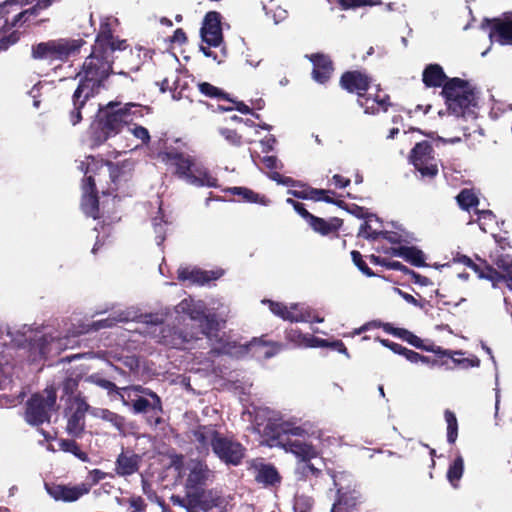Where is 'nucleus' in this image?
Returning a JSON list of instances; mask_svg holds the SVG:
<instances>
[{
    "label": "nucleus",
    "instance_id": "603ef678",
    "mask_svg": "<svg viewBox=\"0 0 512 512\" xmlns=\"http://www.w3.org/2000/svg\"><path fill=\"white\" fill-rule=\"evenodd\" d=\"M343 9L357 8L362 6H374L380 4L378 0H338Z\"/></svg>",
    "mask_w": 512,
    "mask_h": 512
},
{
    "label": "nucleus",
    "instance_id": "c9c22d12",
    "mask_svg": "<svg viewBox=\"0 0 512 512\" xmlns=\"http://www.w3.org/2000/svg\"><path fill=\"white\" fill-rule=\"evenodd\" d=\"M88 380L95 385L105 389L108 391V393L116 392L120 396V400L124 406H128L129 402L125 399L124 395L122 394L121 388L117 387L115 383L111 382L110 380L100 378L96 375H91Z\"/></svg>",
    "mask_w": 512,
    "mask_h": 512
},
{
    "label": "nucleus",
    "instance_id": "37998d69",
    "mask_svg": "<svg viewBox=\"0 0 512 512\" xmlns=\"http://www.w3.org/2000/svg\"><path fill=\"white\" fill-rule=\"evenodd\" d=\"M308 223L314 231L319 232L323 235H327L337 229L336 224L327 222L323 218H319L314 215L310 217Z\"/></svg>",
    "mask_w": 512,
    "mask_h": 512
},
{
    "label": "nucleus",
    "instance_id": "7ed1b4c3",
    "mask_svg": "<svg viewBox=\"0 0 512 512\" xmlns=\"http://www.w3.org/2000/svg\"><path fill=\"white\" fill-rule=\"evenodd\" d=\"M426 87H442L441 94L449 111L457 117L475 118L477 95L475 88L466 80L448 78L439 64H429L423 71Z\"/></svg>",
    "mask_w": 512,
    "mask_h": 512
},
{
    "label": "nucleus",
    "instance_id": "4468645a",
    "mask_svg": "<svg viewBox=\"0 0 512 512\" xmlns=\"http://www.w3.org/2000/svg\"><path fill=\"white\" fill-rule=\"evenodd\" d=\"M489 29V38L502 46L512 45V13H504L502 16L486 19Z\"/></svg>",
    "mask_w": 512,
    "mask_h": 512
},
{
    "label": "nucleus",
    "instance_id": "6ab92c4d",
    "mask_svg": "<svg viewBox=\"0 0 512 512\" xmlns=\"http://www.w3.org/2000/svg\"><path fill=\"white\" fill-rule=\"evenodd\" d=\"M131 410L134 414H147L146 421L150 426H158L162 423L163 406L162 401H159L158 408L153 406V400L138 396L129 402Z\"/></svg>",
    "mask_w": 512,
    "mask_h": 512
},
{
    "label": "nucleus",
    "instance_id": "6e6d98bb",
    "mask_svg": "<svg viewBox=\"0 0 512 512\" xmlns=\"http://www.w3.org/2000/svg\"><path fill=\"white\" fill-rule=\"evenodd\" d=\"M495 265L498 269L502 270L505 275L511 276L512 271V258L509 255H500L495 260Z\"/></svg>",
    "mask_w": 512,
    "mask_h": 512
},
{
    "label": "nucleus",
    "instance_id": "0e129e2a",
    "mask_svg": "<svg viewBox=\"0 0 512 512\" xmlns=\"http://www.w3.org/2000/svg\"><path fill=\"white\" fill-rule=\"evenodd\" d=\"M305 346L309 347H328L329 342L325 339L317 338V337H304Z\"/></svg>",
    "mask_w": 512,
    "mask_h": 512
},
{
    "label": "nucleus",
    "instance_id": "412c9836",
    "mask_svg": "<svg viewBox=\"0 0 512 512\" xmlns=\"http://www.w3.org/2000/svg\"><path fill=\"white\" fill-rule=\"evenodd\" d=\"M196 449L201 455H208L210 447L214 448V443L218 440L220 433L212 425L198 426L192 431Z\"/></svg>",
    "mask_w": 512,
    "mask_h": 512
},
{
    "label": "nucleus",
    "instance_id": "a19ab883",
    "mask_svg": "<svg viewBox=\"0 0 512 512\" xmlns=\"http://www.w3.org/2000/svg\"><path fill=\"white\" fill-rule=\"evenodd\" d=\"M59 447L62 451L72 453L75 457L80 459L82 462H88L89 457L87 453L80 450L78 444L74 440L62 439L59 442Z\"/></svg>",
    "mask_w": 512,
    "mask_h": 512
},
{
    "label": "nucleus",
    "instance_id": "cd10ccee",
    "mask_svg": "<svg viewBox=\"0 0 512 512\" xmlns=\"http://www.w3.org/2000/svg\"><path fill=\"white\" fill-rule=\"evenodd\" d=\"M222 275L221 271H204L197 268H179L178 279L181 281H190L196 284H205L211 280H216Z\"/></svg>",
    "mask_w": 512,
    "mask_h": 512
},
{
    "label": "nucleus",
    "instance_id": "72a5a7b5",
    "mask_svg": "<svg viewBox=\"0 0 512 512\" xmlns=\"http://www.w3.org/2000/svg\"><path fill=\"white\" fill-rule=\"evenodd\" d=\"M389 97L385 95L384 97L376 96L374 98L370 96L358 97V104L364 109L365 114H376L380 110L387 111L390 103L388 102Z\"/></svg>",
    "mask_w": 512,
    "mask_h": 512
},
{
    "label": "nucleus",
    "instance_id": "f257e3e1",
    "mask_svg": "<svg viewBox=\"0 0 512 512\" xmlns=\"http://www.w3.org/2000/svg\"><path fill=\"white\" fill-rule=\"evenodd\" d=\"M175 311L178 314L187 315L191 321L198 325L192 327L189 331L170 326L161 327L157 335L159 343L176 349H192L205 336L207 341L210 342L212 353H229L228 344L222 343V337L218 333L219 323L216 316L207 313V306L204 301L195 300L191 297L185 298L175 307Z\"/></svg>",
    "mask_w": 512,
    "mask_h": 512
},
{
    "label": "nucleus",
    "instance_id": "f704fd0d",
    "mask_svg": "<svg viewBox=\"0 0 512 512\" xmlns=\"http://www.w3.org/2000/svg\"><path fill=\"white\" fill-rule=\"evenodd\" d=\"M228 192H230L233 195L241 196L246 202L249 203H260L262 205H268L269 203V200L266 199L264 196H261L258 193L254 192L253 190L246 187H232L228 189Z\"/></svg>",
    "mask_w": 512,
    "mask_h": 512
},
{
    "label": "nucleus",
    "instance_id": "f03ea898",
    "mask_svg": "<svg viewBox=\"0 0 512 512\" xmlns=\"http://www.w3.org/2000/svg\"><path fill=\"white\" fill-rule=\"evenodd\" d=\"M114 52L92 47L90 55L85 59L82 70L77 74L79 83L72 95V109L69 120L72 125L82 120L81 111L86 103L98 94L103 82L112 72Z\"/></svg>",
    "mask_w": 512,
    "mask_h": 512
},
{
    "label": "nucleus",
    "instance_id": "a878e982",
    "mask_svg": "<svg viewBox=\"0 0 512 512\" xmlns=\"http://www.w3.org/2000/svg\"><path fill=\"white\" fill-rule=\"evenodd\" d=\"M141 457L133 452H121L115 461V473L121 477H128L140 468Z\"/></svg>",
    "mask_w": 512,
    "mask_h": 512
},
{
    "label": "nucleus",
    "instance_id": "4d7b16f0",
    "mask_svg": "<svg viewBox=\"0 0 512 512\" xmlns=\"http://www.w3.org/2000/svg\"><path fill=\"white\" fill-rule=\"evenodd\" d=\"M219 133L228 141L231 145L240 146L241 145V136L232 129L221 128L219 129Z\"/></svg>",
    "mask_w": 512,
    "mask_h": 512
},
{
    "label": "nucleus",
    "instance_id": "e2e57ef3",
    "mask_svg": "<svg viewBox=\"0 0 512 512\" xmlns=\"http://www.w3.org/2000/svg\"><path fill=\"white\" fill-rule=\"evenodd\" d=\"M433 353L438 356L439 358H448L452 359L454 355H463L464 353L462 351H452L449 349H444L440 346L436 345V348L433 350Z\"/></svg>",
    "mask_w": 512,
    "mask_h": 512
},
{
    "label": "nucleus",
    "instance_id": "8fccbe9b",
    "mask_svg": "<svg viewBox=\"0 0 512 512\" xmlns=\"http://www.w3.org/2000/svg\"><path fill=\"white\" fill-rule=\"evenodd\" d=\"M152 225L154 228V232L156 233L157 245L160 246L165 240V226L167 225V222L163 220L162 216L155 217L152 221Z\"/></svg>",
    "mask_w": 512,
    "mask_h": 512
},
{
    "label": "nucleus",
    "instance_id": "49530a36",
    "mask_svg": "<svg viewBox=\"0 0 512 512\" xmlns=\"http://www.w3.org/2000/svg\"><path fill=\"white\" fill-rule=\"evenodd\" d=\"M199 91L210 98H217V99H225L227 98V94L224 93L221 89L213 86L212 84L208 82H201L198 84Z\"/></svg>",
    "mask_w": 512,
    "mask_h": 512
},
{
    "label": "nucleus",
    "instance_id": "a18cd8bd",
    "mask_svg": "<svg viewBox=\"0 0 512 512\" xmlns=\"http://www.w3.org/2000/svg\"><path fill=\"white\" fill-rule=\"evenodd\" d=\"M475 214L477 215L476 222L478 223L480 229L483 232H487V229L491 226L495 221V215L490 210H475Z\"/></svg>",
    "mask_w": 512,
    "mask_h": 512
},
{
    "label": "nucleus",
    "instance_id": "393cba45",
    "mask_svg": "<svg viewBox=\"0 0 512 512\" xmlns=\"http://www.w3.org/2000/svg\"><path fill=\"white\" fill-rule=\"evenodd\" d=\"M90 414L95 418L110 423L111 426L118 431L120 436L126 437L128 435L129 424L124 416L106 408H92Z\"/></svg>",
    "mask_w": 512,
    "mask_h": 512
},
{
    "label": "nucleus",
    "instance_id": "de8ad7c7",
    "mask_svg": "<svg viewBox=\"0 0 512 512\" xmlns=\"http://www.w3.org/2000/svg\"><path fill=\"white\" fill-rule=\"evenodd\" d=\"M506 276L507 275L498 272L493 267L486 266V274H481L480 279L489 280L492 283L493 287H497L499 283H504Z\"/></svg>",
    "mask_w": 512,
    "mask_h": 512
},
{
    "label": "nucleus",
    "instance_id": "b1692460",
    "mask_svg": "<svg viewBox=\"0 0 512 512\" xmlns=\"http://www.w3.org/2000/svg\"><path fill=\"white\" fill-rule=\"evenodd\" d=\"M369 83V77L359 71L345 72L340 80V84L344 89L351 93H357L359 97H362L363 92L368 90Z\"/></svg>",
    "mask_w": 512,
    "mask_h": 512
},
{
    "label": "nucleus",
    "instance_id": "6e6552de",
    "mask_svg": "<svg viewBox=\"0 0 512 512\" xmlns=\"http://www.w3.org/2000/svg\"><path fill=\"white\" fill-rule=\"evenodd\" d=\"M56 389L46 388L42 393H36L26 403L25 420L30 425H41L49 422L51 412L56 405Z\"/></svg>",
    "mask_w": 512,
    "mask_h": 512
},
{
    "label": "nucleus",
    "instance_id": "2eb2a0df",
    "mask_svg": "<svg viewBox=\"0 0 512 512\" xmlns=\"http://www.w3.org/2000/svg\"><path fill=\"white\" fill-rule=\"evenodd\" d=\"M227 505L225 497L217 489H207L194 492L189 495V506L199 508L203 512H208L213 508H224Z\"/></svg>",
    "mask_w": 512,
    "mask_h": 512
},
{
    "label": "nucleus",
    "instance_id": "2f4dec72",
    "mask_svg": "<svg viewBox=\"0 0 512 512\" xmlns=\"http://www.w3.org/2000/svg\"><path fill=\"white\" fill-rule=\"evenodd\" d=\"M391 253L394 256L403 258L413 266H426L424 253L414 246H400L397 248H392Z\"/></svg>",
    "mask_w": 512,
    "mask_h": 512
},
{
    "label": "nucleus",
    "instance_id": "7c9ffc66",
    "mask_svg": "<svg viewBox=\"0 0 512 512\" xmlns=\"http://www.w3.org/2000/svg\"><path fill=\"white\" fill-rule=\"evenodd\" d=\"M256 482L264 486H276L281 482V477L276 468L271 464H253Z\"/></svg>",
    "mask_w": 512,
    "mask_h": 512
},
{
    "label": "nucleus",
    "instance_id": "473e14b6",
    "mask_svg": "<svg viewBox=\"0 0 512 512\" xmlns=\"http://www.w3.org/2000/svg\"><path fill=\"white\" fill-rule=\"evenodd\" d=\"M248 347L253 355L259 359H269L281 350V345L277 343H268L263 339H254L250 342Z\"/></svg>",
    "mask_w": 512,
    "mask_h": 512
},
{
    "label": "nucleus",
    "instance_id": "a211bd4d",
    "mask_svg": "<svg viewBox=\"0 0 512 512\" xmlns=\"http://www.w3.org/2000/svg\"><path fill=\"white\" fill-rule=\"evenodd\" d=\"M200 34L202 41L209 46L218 47L222 43L223 34L218 12L210 11L205 15Z\"/></svg>",
    "mask_w": 512,
    "mask_h": 512
},
{
    "label": "nucleus",
    "instance_id": "69168bd1",
    "mask_svg": "<svg viewBox=\"0 0 512 512\" xmlns=\"http://www.w3.org/2000/svg\"><path fill=\"white\" fill-rule=\"evenodd\" d=\"M262 162L264 163L265 167L270 170L282 169L283 167L276 156H264L262 158Z\"/></svg>",
    "mask_w": 512,
    "mask_h": 512
},
{
    "label": "nucleus",
    "instance_id": "f8f14e48",
    "mask_svg": "<svg viewBox=\"0 0 512 512\" xmlns=\"http://www.w3.org/2000/svg\"><path fill=\"white\" fill-rule=\"evenodd\" d=\"M432 153L433 149L426 141L417 143L411 151V162L422 177L433 178L438 173V167Z\"/></svg>",
    "mask_w": 512,
    "mask_h": 512
},
{
    "label": "nucleus",
    "instance_id": "ddd939ff",
    "mask_svg": "<svg viewBox=\"0 0 512 512\" xmlns=\"http://www.w3.org/2000/svg\"><path fill=\"white\" fill-rule=\"evenodd\" d=\"M213 452L225 464L237 466L244 457L245 448L239 442L220 434L214 443Z\"/></svg>",
    "mask_w": 512,
    "mask_h": 512
},
{
    "label": "nucleus",
    "instance_id": "052dcab7",
    "mask_svg": "<svg viewBox=\"0 0 512 512\" xmlns=\"http://www.w3.org/2000/svg\"><path fill=\"white\" fill-rule=\"evenodd\" d=\"M452 361L456 365H460V366H462L464 368L478 367L480 365V360L476 356H473L472 358H463V359H457V358H454V356H453L452 357Z\"/></svg>",
    "mask_w": 512,
    "mask_h": 512
},
{
    "label": "nucleus",
    "instance_id": "20e7f679",
    "mask_svg": "<svg viewBox=\"0 0 512 512\" xmlns=\"http://www.w3.org/2000/svg\"><path fill=\"white\" fill-rule=\"evenodd\" d=\"M11 341L18 348L26 349L31 362L39 361L48 355L59 354L67 348L66 338L54 336L43 329H32L24 325L21 329L8 331Z\"/></svg>",
    "mask_w": 512,
    "mask_h": 512
},
{
    "label": "nucleus",
    "instance_id": "4be33fe9",
    "mask_svg": "<svg viewBox=\"0 0 512 512\" xmlns=\"http://www.w3.org/2000/svg\"><path fill=\"white\" fill-rule=\"evenodd\" d=\"M82 189V210L87 216L97 219L99 217V201L96 194L95 182L92 176H88L85 179Z\"/></svg>",
    "mask_w": 512,
    "mask_h": 512
},
{
    "label": "nucleus",
    "instance_id": "9d476101",
    "mask_svg": "<svg viewBox=\"0 0 512 512\" xmlns=\"http://www.w3.org/2000/svg\"><path fill=\"white\" fill-rule=\"evenodd\" d=\"M263 303H268L271 312L283 320L291 322L317 323H322L324 321L323 318L313 315L311 310L302 304H292L290 307H287L283 303L271 300H263Z\"/></svg>",
    "mask_w": 512,
    "mask_h": 512
},
{
    "label": "nucleus",
    "instance_id": "e433bc0d",
    "mask_svg": "<svg viewBox=\"0 0 512 512\" xmlns=\"http://www.w3.org/2000/svg\"><path fill=\"white\" fill-rule=\"evenodd\" d=\"M79 379L74 377H67L61 385L62 388V399L67 397V402L70 404H74V397L77 395H81L78 393Z\"/></svg>",
    "mask_w": 512,
    "mask_h": 512
},
{
    "label": "nucleus",
    "instance_id": "09e8293b",
    "mask_svg": "<svg viewBox=\"0 0 512 512\" xmlns=\"http://www.w3.org/2000/svg\"><path fill=\"white\" fill-rule=\"evenodd\" d=\"M127 130L137 139H139L142 144H148L150 142V134L149 131L140 125L132 124L127 126Z\"/></svg>",
    "mask_w": 512,
    "mask_h": 512
},
{
    "label": "nucleus",
    "instance_id": "680f3d73",
    "mask_svg": "<svg viewBox=\"0 0 512 512\" xmlns=\"http://www.w3.org/2000/svg\"><path fill=\"white\" fill-rule=\"evenodd\" d=\"M19 40L16 33H11L8 36L0 38V52L7 50L10 46L14 45Z\"/></svg>",
    "mask_w": 512,
    "mask_h": 512
},
{
    "label": "nucleus",
    "instance_id": "9b49d317",
    "mask_svg": "<svg viewBox=\"0 0 512 512\" xmlns=\"http://www.w3.org/2000/svg\"><path fill=\"white\" fill-rule=\"evenodd\" d=\"M118 24L119 21L115 17L103 18L93 47L112 52L125 50L127 47L126 41L113 36L114 29Z\"/></svg>",
    "mask_w": 512,
    "mask_h": 512
},
{
    "label": "nucleus",
    "instance_id": "39448f33",
    "mask_svg": "<svg viewBox=\"0 0 512 512\" xmlns=\"http://www.w3.org/2000/svg\"><path fill=\"white\" fill-rule=\"evenodd\" d=\"M161 160L169 166L175 167L179 178L198 187H217V179L211 176L208 170L197 164L190 156L176 150L160 153Z\"/></svg>",
    "mask_w": 512,
    "mask_h": 512
},
{
    "label": "nucleus",
    "instance_id": "c03bdc74",
    "mask_svg": "<svg viewBox=\"0 0 512 512\" xmlns=\"http://www.w3.org/2000/svg\"><path fill=\"white\" fill-rule=\"evenodd\" d=\"M289 194L297 197V198H302V199H311V200H314V201H321L322 200V196H324L325 194H334L333 191H330V190H325V189H310L308 191H302V192H299V191H295V190H290L289 191Z\"/></svg>",
    "mask_w": 512,
    "mask_h": 512
},
{
    "label": "nucleus",
    "instance_id": "bf43d9fd",
    "mask_svg": "<svg viewBox=\"0 0 512 512\" xmlns=\"http://www.w3.org/2000/svg\"><path fill=\"white\" fill-rule=\"evenodd\" d=\"M286 202L290 205L293 206V208L295 209V211L300 215L302 216L307 222L310 220V217H312L313 215L311 213H309L304 205L300 202H297L291 198H288L286 200Z\"/></svg>",
    "mask_w": 512,
    "mask_h": 512
},
{
    "label": "nucleus",
    "instance_id": "79ce46f5",
    "mask_svg": "<svg viewBox=\"0 0 512 512\" xmlns=\"http://www.w3.org/2000/svg\"><path fill=\"white\" fill-rule=\"evenodd\" d=\"M445 421L447 423V441L450 444L455 443L458 436V422L455 414L450 410L444 412Z\"/></svg>",
    "mask_w": 512,
    "mask_h": 512
},
{
    "label": "nucleus",
    "instance_id": "4c0bfd02",
    "mask_svg": "<svg viewBox=\"0 0 512 512\" xmlns=\"http://www.w3.org/2000/svg\"><path fill=\"white\" fill-rule=\"evenodd\" d=\"M125 116H127V122L129 125L134 123V120L139 119L144 116V113L149 112L148 107H143L142 105L136 103H126L124 106H121Z\"/></svg>",
    "mask_w": 512,
    "mask_h": 512
},
{
    "label": "nucleus",
    "instance_id": "774afa93",
    "mask_svg": "<svg viewBox=\"0 0 512 512\" xmlns=\"http://www.w3.org/2000/svg\"><path fill=\"white\" fill-rule=\"evenodd\" d=\"M276 138L273 135H268L260 141L262 152L268 153L274 149Z\"/></svg>",
    "mask_w": 512,
    "mask_h": 512
},
{
    "label": "nucleus",
    "instance_id": "13d9d810",
    "mask_svg": "<svg viewBox=\"0 0 512 512\" xmlns=\"http://www.w3.org/2000/svg\"><path fill=\"white\" fill-rule=\"evenodd\" d=\"M297 469L305 477L310 475L318 477L321 474V470L311 464L310 461L302 462V464Z\"/></svg>",
    "mask_w": 512,
    "mask_h": 512
},
{
    "label": "nucleus",
    "instance_id": "1a4fd4ad",
    "mask_svg": "<svg viewBox=\"0 0 512 512\" xmlns=\"http://www.w3.org/2000/svg\"><path fill=\"white\" fill-rule=\"evenodd\" d=\"M130 320H137L141 323H145L151 326H159L162 325L165 320V315L162 313H149V314H143L140 316L131 315L130 312H121L115 317H108L106 319H102L99 321H93L92 323L88 324L86 327H84L82 330H80L78 333H85L89 332L91 330L98 331L103 328H110L113 327L118 322H127Z\"/></svg>",
    "mask_w": 512,
    "mask_h": 512
},
{
    "label": "nucleus",
    "instance_id": "864d4df0",
    "mask_svg": "<svg viewBox=\"0 0 512 512\" xmlns=\"http://www.w3.org/2000/svg\"><path fill=\"white\" fill-rule=\"evenodd\" d=\"M313 506V500L307 496H298L294 502V512H310Z\"/></svg>",
    "mask_w": 512,
    "mask_h": 512
},
{
    "label": "nucleus",
    "instance_id": "0eeeda50",
    "mask_svg": "<svg viewBox=\"0 0 512 512\" xmlns=\"http://www.w3.org/2000/svg\"><path fill=\"white\" fill-rule=\"evenodd\" d=\"M84 44L82 39L60 38L40 42L31 48V56L35 60H47L50 62H64L69 57L79 53Z\"/></svg>",
    "mask_w": 512,
    "mask_h": 512
},
{
    "label": "nucleus",
    "instance_id": "5fc2aeb1",
    "mask_svg": "<svg viewBox=\"0 0 512 512\" xmlns=\"http://www.w3.org/2000/svg\"><path fill=\"white\" fill-rule=\"evenodd\" d=\"M368 236L371 237V240H377L378 238L382 237L393 244L399 243L401 241L400 236L397 233L389 231L374 230Z\"/></svg>",
    "mask_w": 512,
    "mask_h": 512
},
{
    "label": "nucleus",
    "instance_id": "f3484780",
    "mask_svg": "<svg viewBox=\"0 0 512 512\" xmlns=\"http://www.w3.org/2000/svg\"><path fill=\"white\" fill-rule=\"evenodd\" d=\"M73 412L68 417L66 430L69 435L79 437L85 429V415L90 412L89 404L82 395L74 397V404H71Z\"/></svg>",
    "mask_w": 512,
    "mask_h": 512
},
{
    "label": "nucleus",
    "instance_id": "338daca9",
    "mask_svg": "<svg viewBox=\"0 0 512 512\" xmlns=\"http://www.w3.org/2000/svg\"><path fill=\"white\" fill-rule=\"evenodd\" d=\"M129 505L133 512H141L146 507L144 500L140 496L131 497L129 499Z\"/></svg>",
    "mask_w": 512,
    "mask_h": 512
},
{
    "label": "nucleus",
    "instance_id": "c756f323",
    "mask_svg": "<svg viewBox=\"0 0 512 512\" xmlns=\"http://www.w3.org/2000/svg\"><path fill=\"white\" fill-rule=\"evenodd\" d=\"M49 495L55 500L64 502H73L81 496L88 493L89 489L85 485L68 487L65 485H55L47 489Z\"/></svg>",
    "mask_w": 512,
    "mask_h": 512
},
{
    "label": "nucleus",
    "instance_id": "5701e85b",
    "mask_svg": "<svg viewBox=\"0 0 512 512\" xmlns=\"http://www.w3.org/2000/svg\"><path fill=\"white\" fill-rule=\"evenodd\" d=\"M283 433L300 438L321 439L322 431L312 422L305 421L297 424L294 421H285L281 424Z\"/></svg>",
    "mask_w": 512,
    "mask_h": 512
},
{
    "label": "nucleus",
    "instance_id": "58836bf2",
    "mask_svg": "<svg viewBox=\"0 0 512 512\" xmlns=\"http://www.w3.org/2000/svg\"><path fill=\"white\" fill-rule=\"evenodd\" d=\"M458 205L466 211L470 208L477 207L479 200L476 194L470 189H463L456 197Z\"/></svg>",
    "mask_w": 512,
    "mask_h": 512
},
{
    "label": "nucleus",
    "instance_id": "c85d7f7f",
    "mask_svg": "<svg viewBox=\"0 0 512 512\" xmlns=\"http://www.w3.org/2000/svg\"><path fill=\"white\" fill-rule=\"evenodd\" d=\"M310 60L313 63V79L321 84L326 83L333 71L330 58L323 54H312Z\"/></svg>",
    "mask_w": 512,
    "mask_h": 512
},
{
    "label": "nucleus",
    "instance_id": "3c124183",
    "mask_svg": "<svg viewBox=\"0 0 512 512\" xmlns=\"http://www.w3.org/2000/svg\"><path fill=\"white\" fill-rule=\"evenodd\" d=\"M351 257L353 263L357 266V268L367 277L375 276V273L367 266L366 262L363 260L360 252L354 250L351 252Z\"/></svg>",
    "mask_w": 512,
    "mask_h": 512
},
{
    "label": "nucleus",
    "instance_id": "ea45409f",
    "mask_svg": "<svg viewBox=\"0 0 512 512\" xmlns=\"http://www.w3.org/2000/svg\"><path fill=\"white\" fill-rule=\"evenodd\" d=\"M464 471V461L461 456H458L455 458L453 463L449 466L448 472H447V478L449 482L454 486L457 487V482L461 479Z\"/></svg>",
    "mask_w": 512,
    "mask_h": 512
},
{
    "label": "nucleus",
    "instance_id": "aec40b11",
    "mask_svg": "<svg viewBox=\"0 0 512 512\" xmlns=\"http://www.w3.org/2000/svg\"><path fill=\"white\" fill-rule=\"evenodd\" d=\"M214 472L209 469L206 463L198 460L191 461L186 485L190 489H197L212 482Z\"/></svg>",
    "mask_w": 512,
    "mask_h": 512
},
{
    "label": "nucleus",
    "instance_id": "bb28decb",
    "mask_svg": "<svg viewBox=\"0 0 512 512\" xmlns=\"http://www.w3.org/2000/svg\"><path fill=\"white\" fill-rule=\"evenodd\" d=\"M281 445L286 452L294 454L301 462L310 461L318 455L313 445L299 439H287L285 442H281Z\"/></svg>",
    "mask_w": 512,
    "mask_h": 512
},
{
    "label": "nucleus",
    "instance_id": "dca6fc26",
    "mask_svg": "<svg viewBox=\"0 0 512 512\" xmlns=\"http://www.w3.org/2000/svg\"><path fill=\"white\" fill-rule=\"evenodd\" d=\"M105 138L114 136L121 132L123 127L129 126L127 116L119 103L109 102L106 106L104 119L101 122Z\"/></svg>",
    "mask_w": 512,
    "mask_h": 512
},
{
    "label": "nucleus",
    "instance_id": "423d86ee",
    "mask_svg": "<svg viewBox=\"0 0 512 512\" xmlns=\"http://www.w3.org/2000/svg\"><path fill=\"white\" fill-rule=\"evenodd\" d=\"M53 0H7L0 4V30L22 26L46 9Z\"/></svg>",
    "mask_w": 512,
    "mask_h": 512
}]
</instances>
